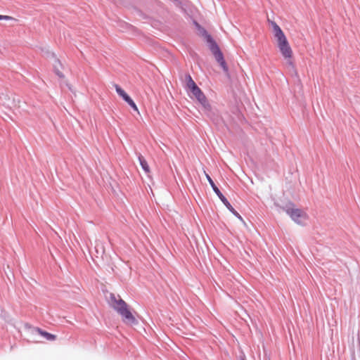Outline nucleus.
<instances>
[{
    "mask_svg": "<svg viewBox=\"0 0 360 360\" xmlns=\"http://www.w3.org/2000/svg\"><path fill=\"white\" fill-rule=\"evenodd\" d=\"M271 24L280 52L285 58H291L292 51L283 30L274 21H271Z\"/></svg>",
    "mask_w": 360,
    "mask_h": 360,
    "instance_id": "1",
    "label": "nucleus"
},
{
    "mask_svg": "<svg viewBox=\"0 0 360 360\" xmlns=\"http://www.w3.org/2000/svg\"><path fill=\"white\" fill-rule=\"evenodd\" d=\"M111 304L113 309L117 311L122 317L123 321L127 324L136 325L137 320L128 309L127 303L121 298L117 300L113 294L110 295Z\"/></svg>",
    "mask_w": 360,
    "mask_h": 360,
    "instance_id": "2",
    "label": "nucleus"
},
{
    "mask_svg": "<svg viewBox=\"0 0 360 360\" xmlns=\"http://www.w3.org/2000/svg\"><path fill=\"white\" fill-rule=\"evenodd\" d=\"M203 33L205 35L207 42L209 44V47L212 53L215 57L216 60L219 63L220 66L225 72H228L229 68L226 63L224 60V55L221 51L219 46L216 41L213 39L212 36L209 34L205 30H203Z\"/></svg>",
    "mask_w": 360,
    "mask_h": 360,
    "instance_id": "3",
    "label": "nucleus"
},
{
    "mask_svg": "<svg viewBox=\"0 0 360 360\" xmlns=\"http://www.w3.org/2000/svg\"><path fill=\"white\" fill-rule=\"evenodd\" d=\"M283 210L290 217V218L297 224L304 225L308 216L303 210L295 208L294 204L290 203L283 207Z\"/></svg>",
    "mask_w": 360,
    "mask_h": 360,
    "instance_id": "4",
    "label": "nucleus"
},
{
    "mask_svg": "<svg viewBox=\"0 0 360 360\" xmlns=\"http://www.w3.org/2000/svg\"><path fill=\"white\" fill-rule=\"evenodd\" d=\"M206 178L212 187L213 191L216 193V195L219 197L223 204L226 206V207L238 219H239L241 221L244 222L243 219L240 216V214L233 207L231 203L228 201L226 198L222 194L219 188L215 185L214 181L210 176L209 174H205Z\"/></svg>",
    "mask_w": 360,
    "mask_h": 360,
    "instance_id": "5",
    "label": "nucleus"
},
{
    "mask_svg": "<svg viewBox=\"0 0 360 360\" xmlns=\"http://www.w3.org/2000/svg\"><path fill=\"white\" fill-rule=\"evenodd\" d=\"M188 89L192 93L193 96L196 98V100L202 105L206 113L211 112V105L210 104L208 100L207 99V97L205 96V94L198 86V85L195 84L193 86L190 87Z\"/></svg>",
    "mask_w": 360,
    "mask_h": 360,
    "instance_id": "6",
    "label": "nucleus"
},
{
    "mask_svg": "<svg viewBox=\"0 0 360 360\" xmlns=\"http://www.w3.org/2000/svg\"><path fill=\"white\" fill-rule=\"evenodd\" d=\"M115 89L117 94L127 102L130 107L139 112L138 108L131 98L118 84H115Z\"/></svg>",
    "mask_w": 360,
    "mask_h": 360,
    "instance_id": "7",
    "label": "nucleus"
},
{
    "mask_svg": "<svg viewBox=\"0 0 360 360\" xmlns=\"http://www.w3.org/2000/svg\"><path fill=\"white\" fill-rule=\"evenodd\" d=\"M138 159H139V163H140V165H141L142 169L146 173H149L150 172V167H149V166L148 165L147 161L146 160L144 157L141 153H139L138 155Z\"/></svg>",
    "mask_w": 360,
    "mask_h": 360,
    "instance_id": "8",
    "label": "nucleus"
},
{
    "mask_svg": "<svg viewBox=\"0 0 360 360\" xmlns=\"http://www.w3.org/2000/svg\"><path fill=\"white\" fill-rule=\"evenodd\" d=\"M36 330L41 336H43L47 340L53 341L56 339V335L44 331L39 328H37Z\"/></svg>",
    "mask_w": 360,
    "mask_h": 360,
    "instance_id": "9",
    "label": "nucleus"
},
{
    "mask_svg": "<svg viewBox=\"0 0 360 360\" xmlns=\"http://www.w3.org/2000/svg\"><path fill=\"white\" fill-rule=\"evenodd\" d=\"M61 66L62 65L60 63V61L58 59L56 58L55 64L53 65L54 72L60 78H63L64 75L60 70V68H61Z\"/></svg>",
    "mask_w": 360,
    "mask_h": 360,
    "instance_id": "10",
    "label": "nucleus"
},
{
    "mask_svg": "<svg viewBox=\"0 0 360 360\" xmlns=\"http://www.w3.org/2000/svg\"><path fill=\"white\" fill-rule=\"evenodd\" d=\"M185 79H186V86H187L188 89H189L190 87H191L193 85L196 84L195 82L192 79L191 75L188 74V73L186 74Z\"/></svg>",
    "mask_w": 360,
    "mask_h": 360,
    "instance_id": "11",
    "label": "nucleus"
},
{
    "mask_svg": "<svg viewBox=\"0 0 360 360\" xmlns=\"http://www.w3.org/2000/svg\"><path fill=\"white\" fill-rule=\"evenodd\" d=\"M12 19H13V18L11 16L0 15V20H10Z\"/></svg>",
    "mask_w": 360,
    "mask_h": 360,
    "instance_id": "12",
    "label": "nucleus"
},
{
    "mask_svg": "<svg viewBox=\"0 0 360 360\" xmlns=\"http://www.w3.org/2000/svg\"><path fill=\"white\" fill-rule=\"evenodd\" d=\"M241 360H245L244 358H242Z\"/></svg>",
    "mask_w": 360,
    "mask_h": 360,
    "instance_id": "13",
    "label": "nucleus"
}]
</instances>
